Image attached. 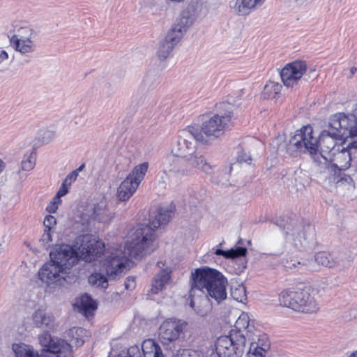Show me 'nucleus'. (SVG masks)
<instances>
[{
    "instance_id": "8fccbe9b",
    "label": "nucleus",
    "mask_w": 357,
    "mask_h": 357,
    "mask_svg": "<svg viewBox=\"0 0 357 357\" xmlns=\"http://www.w3.org/2000/svg\"><path fill=\"white\" fill-rule=\"evenodd\" d=\"M238 160L240 162H250L251 161V157L248 152H246L244 150H242L238 153Z\"/></svg>"
},
{
    "instance_id": "6ab92c4d",
    "label": "nucleus",
    "mask_w": 357,
    "mask_h": 357,
    "mask_svg": "<svg viewBox=\"0 0 357 357\" xmlns=\"http://www.w3.org/2000/svg\"><path fill=\"white\" fill-rule=\"evenodd\" d=\"M314 230L310 225L303 227L302 229L289 234L287 237V243L296 249L306 247L314 241Z\"/></svg>"
},
{
    "instance_id": "f03ea898",
    "label": "nucleus",
    "mask_w": 357,
    "mask_h": 357,
    "mask_svg": "<svg viewBox=\"0 0 357 357\" xmlns=\"http://www.w3.org/2000/svg\"><path fill=\"white\" fill-rule=\"evenodd\" d=\"M333 130L329 128V130H324L319 136H315L312 126H303L291 137L287 151L292 155L297 153H307L318 165L319 158L323 155L322 153L333 150L335 140L340 139V137L333 136Z\"/></svg>"
},
{
    "instance_id": "7c9ffc66",
    "label": "nucleus",
    "mask_w": 357,
    "mask_h": 357,
    "mask_svg": "<svg viewBox=\"0 0 357 357\" xmlns=\"http://www.w3.org/2000/svg\"><path fill=\"white\" fill-rule=\"evenodd\" d=\"M93 220L99 222H107L109 220V213L106 207L105 202H100L98 205H93Z\"/></svg>"
},
{
    "instance_id": "69168bd1",
    "label": "nucleus",
    "mask_w": 357,
    "mask_h": 357,
    "mask_svg": "<svg viewBox=\"0 0 357 357\" xmlns=\"http://www.w3.org/2000/svg\"><path fill=\"white\" fill-rule=\"evenodd\" d=\"M356 71V68H351V70H350V72L351 74H354Z\"/></svg>"
},
{
    "instance_id": "0eeeda50",
    "label": "nucleus",
    "mask_w": 357,
    "mask_h": 357,
    "mask_svg": "<svg viewBox=\"0 0 357 357\" xmlns=\"http://www.w3.org/2000/svg\"><path fill=\"white\" fill-rule=\"evenodd\" d=\"M184 160L187 164L186 167L179 165L171 157L167 156L162 162V170L166 177L181 178L192 174L194 170H199L206 174H211L213 172V167L197 150Z\"/></svg>"
},
{
    "instance_id": "0e129e2a",
    "label": "nucleus",
    "mask_w": 357,
    "mask_h": 357,
    "mask_svg": "<svg viewBox=\"0 0 357 357\" xmlns=\"http://www.w3.org/2000/svg\"><path fill=\"white\" fill-rule=\"evenodd\" d=\"M349 357H357V350L352 352L350 355H349Z\"/></svg>"
},
{
    "instance_id": "72a5a7b5",
    "label": "nucleus",
    "mask_w": 357,
    "mask_h": 357,
    "mask_svg": "<svg viewBox=\"0 0 357 357\" xmlns=\"http://www.w3.org/2000/svg\"><path fill=\"white\" fill-rule=\"evenodd\" d=\"M202 10V3L199 0H192L182 10L187 15H189L194 21L199 16Z\"/></svg>"
},
{
    "instance_id": "864d4df0",
    "label": "nucleus",
    "mask_w": 357,
    "mask_h": 357,
    "mask_svg": "<svg viewBox=\"0 0 357 357\" xmlns=\"http://www.w3.org/2000/svg\"><path fill=\"white\" fill-rule=\"evenodd\" d=\"M135 287V277L129 276L125 280V288L132 290Z\"/></svg>"
},
{
    "instance_id": "2eb2a0df",
    "label": "nucleus",
    "mask_w": 357,
    "mask_h": 357,
    "mask_svg": "<svg viewBox=\"0 0 357 357\" xmlns=\"http://www.w3.org/2000/svg\"><path fill=\"white\" fill-rule=\"evenodd\" d=\"M186 322L176 319H167L159 328L158 337L162 344L168 345L178 339L186 327Z\"/></svg>"
},
{
    "instance_id": "a18cd8bd",
    "label": "nucleus",
    "mask_w": 357,
    "mask_h": 357,
    "mask_svg": "<svg viewBox=\"0 0 357 357\" xmlns=\"http://www.w3.org/2000/svg\"><path fill=\"white\" fill-rule=\"evenodd\" d=\"M52 232V230L44 229V232L40 239L43 247L46 249L50 248L53 242Z\"/></svg>"
},
{
    "instance_id": "6e6d98bb",
    "label": "nucleus",
    "mask_w": 357,
    "mask_h": 357,
    "mask_svg": "<svg viewBox=\"0 0 357 357\" xmlns=\"http://www.w3.org/2000/svg\"><path fill=\"white\" fill-rule=\"evenodd\" d=\"M70 187L66 186V185L62 183L59 191L57 192V195L61 197H63L68 192Z\"/></svg>"
},
{
    "instance_id": "de8ad7c7",
    "label": "nucleus",
    "mask_w": 357,
    "mask_h": 357,
    "mask_svg": "<svg viewBox=\"0 0 357 357\" xmlns=\"http://www.w3.org/2000/svg\"><path fill=\"white\" fill-rule=\"evenodd\" d=\"M77 174L76 172H72L70 173L63 181V183L70 188L71 185L77 180Z\"/></svg>"
},
{
    "instance_id": "dca6fc26",
    "label": "nucleus",
    "mask_w": 357,
    "mask_h": 357,
    "mask_svg": "<svg viewBox=\"0 0 357 357\" xmlns=\"http://www.w3.org/2000/svg\"><path fill=\"white\" fill-rule=\"evenodd\" d=\"M231 112L215 114L204 121L201 126V132L207 137H218L222 135L231 120Z\"/></svg>"
},
{
    "instance_id": "5701e85b",
    "label": "nucleus",
    "mask_w": 357,
    "mask_h": 357,
    "mask_svg": "<svg viewBox=\"0 0 357 357\" xmlns=\"http://www.w3.org/2000/svg\"><path fill=\"white\" fill-rule=\"evenodd\" d=\"M93 221V205L91 204L81 207L75 218L76 228L83 232L89 229Z\"/></svg>"
},
{
    "instance_id": "13d9d810",
    "label": "nucleus",
    "mask_w": 357,
    "mask_h": 357,
    "mask_svg": "<svg viewBox=\"0 0 357 357\" xmlns=\"http://www.w3.org/2000/svg\"><path fill=\"white\" fill-rule=\"evenodd\" d=\"M61 196H59L57 194L56 195V196L53 198V199L50 202L52 203H54L56 206H59L61 201Z\"/></svg>"
},
{
    "instance_id": "3c124183",
    "label": "nucleus",
    "mask_w": 357,
    "mask_h": 357,
    "mask_svg": "<svg viewBox=\"0 0 357 357\" xmlns=\"http://www.w3.org/2000/svg\"><path fill=\"white\" fill-rule=\"evenodd\" d=\"M298 261V259L296 258H290L289 259H287L284 262V266L287 268L289 269H297L298 270V265L297 262Z\"/></svg>"
},
{
    "instance_id": "bb28decb",
    "label": "nucleus",
    "mask_w": 357,
    "mask_h": 357,
    "mask_svg": "<svg viewBox=\"0 0 357 357\" xmlns=\"http://www.w3.org/2000/svg\"><path fill=\"white\" fill-rule=\"evenodd\" d=\"M261 1L262 0H236L234 9L238 15H245L260 5Z\"/></svg>"
},
{
    "instance_id": "f704fd0d",
    "label": "nucleus",
    "mask_w": 357,
    "mask_h": 357,
    "mask_svg": "<svg viewBox=\"0 0 357 357\" xmlns=\"http://www.w3.org/2000/svg\"><path fill=\"white\" fill-rule=\"evenodd\" d=\"M185 33L181 28L174 24L164 39L176 46Z\"/></svg>"
},
{
    "instance_id": "393cba45",
    "label": "nucleus",
    "mask_w": 357,
    "mask_h": 357,
    "mask_svg": "<svg viewBox=\"0 0 357 357\" xmlns=\"http://www.w3.org/2000/svg\"><path fill=\"white\" fill-rule=\"evenodd\" d=\"M137 188V184L130 178H126L117 189L116 197L120 201H126L133 195Z\"/></svg>"
},
{
    "instance_id": "20e7f679",
    "label": "nucleus",
    "mask_w": 357,
    "mask_h": 357,
    "mask_svg": "<svg viewBox=\"0 0 357 357\" xmlns=\"http://www.w3.org/2000/svg\"><path fill=\"white\" fill-rule=\"evenodd\" d=\"M44 352L40 355L32 346L24 343H15L12 346L16 357H72L73 349L66 341L52 337L48 332H44L38 337Z\"/></svg>"
},
{
    "instance_id": "052dcab7",
    "label": "nucleus",
    "mask_w": 357,
    "mask_h": 357,
    "mask_svg": "<svg viewBox=\"0 0 357 357\" xmlns=\"http://www.w3.org/2000/svg\"><path fill=\"white\" fill-rule=\"evenodd\" d=\"M6 168V163L0 158V175L3 173Z\"/></svg>"
},
{
    "instance_id": "58836bf2",
    "label": "nucleus",
    "mask_w": 357,
    "mask_h": 357,
    "mask_svg": "<svg viewBox=\"0 0 357 357\" xmlns=\"http://www.w3.org/2000/svg\"><path fill=\"white\" fill-rule=\"evenodd\" d=\"M230 295L233 299L243 302L247 299L245 287L243 284H235L231 287Z\"/></svg>"
},
{
    "instance_id": "e433bc0d",
    "label": "nucleus",
    "mask_w": 357,
    "mask_h": 357,
    "mask_svg": "<svg viewBox=\"0 0 357 357\" xmlns=\"http://www.w3.org/2000/svg\"><path fill=\"white\" fill-rule=\"evenodd\" d=\"M314 264L322 265L326 267H333L336 265L337 261L331 257V254L326 252H319L314 256Z\"/></svg>"
},
{
    "instance_id": "cd10ccee",
    "label": "nucleus",
    "mask_w": 357,
    "mask_h": 357,
    "mask_svg": "<svg viewBox=\"0 0 357 357\" xmlns=\"http://www.w3.org/2000/svg\"><path fill=\"white\" fill-rule=\"evenodd\" d=\"M148 162H144L141 163L135 167V168L126 178L132 180V182L135 183V184H137V185L139 187V185L144 178V176L148 170Z\"/></svg>"
},
{
    "instance_id": "c9c22d12",
    "label": "nucleus",
    "mask_w": 357,
    "mask_h": 357,
    "mask_svg": "<svg viewBox=\"0 0 357 357\" xmlns=\"http://www.w3.org/2000/svg\"><path fill=\"white\" fill-rule=\"evenodd\" d=\"M175 45L163 39L159 44L157 50V56L160 61H165L169 57Z\"/></svg>"
},
{
    "instance_id": "aec40b11",
    "label": "nucleus",
    "mask_w": 357,
    "mask_h": 357,
    "mask_svg": "<svg viewBox=\"0 0 357 357\" xmlns=\"http://www.w3.org/2000/svg\"><path fill=\"white\" fill-rule=\"evenodd\" d=\"M30 319L31 324L36 328L51 331L56 326L54 315L50 312H47L43 308L36 310L32 313Z\"/></svg>"
},
{
    "instance_id": "bf43d9fd",
    "label": "nucleus",
    "mask_w": 357,
    "mask_h": 357,
    "mask_svg": "<svg viewBox=\"0 0 357 357\" xmlns=\"http://www.w3.org/2000/svg\"><path fill=\"white\" fill-rule=\"evenodd\" d=\"M45 135L47 137V140L50 141L54 138V133L52 131L47 130L45 132Z\"/></svg>"
},
{
    "instance_id": "37998d69",
    "label": "nucleus",
    "mask_w": 357,
    "mask_h": 357,
    "mask_svg": "<svg viewBox=\"0 0 357 357\" xmlns=\"http://www.w3.org/2000/svg\"><path fill=\"white\" fill-rule=\"evenodd\" d=\"M176 357H204V354L200 351L190 349H179Z\"/></svg>"
},
{
    "instance_id": "1a4fd4ad",
    "label": "nucleus",
    "mask_w": 357,
    "mask_h": 357,
    "mask_svg": "<svg viewBox=\"0 0 357 357\" xmlns=\"http://www.w3.org/2000/svg\"><path fill=\"white\" fill-rule=\"evenodd\" d=\"M38 34L36 31L29 26L20 27L10 40L13 50L25 58H31L37 51Z\"/></svg>"
},
{
    "instance_id": "680f3d73",
    "label": "nucleus",
    "mask_w": 357,
    "mask_h": 357,
    "mask_svg": "<svg viewBox=\"0 0 357 357\" xmlns=\"http://www.w3.org/2000/svg\"><path fill=\"white\" fill-rule=\"evenodd\" d=\"M162 181L159 183V185L161 187V188L165 189L167 187V183L164 180V177H162Z\"/></svg>"
},
{
    "instance_id": "49530a36",
    "label": "nucleus",
    "mask_w": 357,
    "mask_h": 357,
    "mask_svg": "<svg viewBox=\"0 0 357 357\" xmlns=\"http://www.w3.org/2000/svg\"><path fill=\"white\" fill-rule=\"evenodd\" d=\"M43 225L45 227V229L53 231V229L56 225V220L55 217L51 215H47L44 219Z\"/></svg>"
},
{
    "instance_id": "412c9836",
    "label": "nucleus",
    "mask_w": 357,
    "mask_h": 357,
    "mask_svg": "<svg viewBox=\"0 0 357 357\" xmlns=\"http://www.w3.org/2000/svg\"><path fill=\"white\" fill-rule=\"evenodd\" d=\"M158 267L161 270L155 275L151 283V291L154 294H157L162 291L168 284L171 279L172 268L166 267L162 262L158 263Z\"/></svg>"
},
{
    "instance_id": "4be33fe9",
    "label": "nucleus",
    "mask_w": 357,
    "mask_h": 357,
    "mask_svg": "<svg viewBox=\"0 0 357 357\" xmlns=\"http://www.w3.org/2000/svg\"><path fill=\"white\" fill-rule=\"evenodd\" d=\"M246 339V341L250 342L249 349L256 347V351L268 353L271 343L268 335L259 330H257L253 333L250 331Z\"/></svg>"
},
{
    "instance_id": "c03bdc74",
    "label": "nucleus",
    "mask_w": 357,
    "mask_h": 357,
    "mask_svg": "<svg viewBox=\"0 0 357 357\" xmlns=\"http://www.w3.org/2000/svg\"><path fill=\"white\" fill-rule=\"evenodd\" d=\"M109 357H142L139 349L137 347H130L127 351L113 355L110 354Z\"/></svg>"
},
{
    "instance_id": "4468645a",
    "label": "nucleus",
    "mask_w": 357,
    "mask_h": 357,
    "mask_svg": "<svg viewBox=\"0 0 357 357\" xmlns=\"http://www.w3.org/2000/svg\"><path fill=\"white\" fill-rule=\"evenodd\" d=\"M50 258L67 271L76 265L79 260V253L75 247V241L72 245L62 244L50 252Z\"/></svg>"
},
{
    "instance_id": "473e14b6",
    "label": "nucleus",
    "mask_w": 357,
    "mask_h": 357,
    "mask_svg": "<svg viewBox=\"0 0 357 357\" xmlns=\"http://www.w3.org/2000/svg\"><path fill=\"white\" fill-rule=\"evenodd\" d=\"M36 163V153L33 150H30L24 154L21 160L20 171H31L35 167Z\"/></svg>"
},
{
    "instance_id": "a878e982",
    "label": "nucleus",
    "mask_w": 357,
    "mask_h": 357,
    "mask_svg": "<svg viewBox=\"0 0 357 357\" xmlns=\"http://www.w3.org/2000/svg\"><path fill=\"white\" fill-rule=\"evenodd\" d=\"M144 357H162L163 354L160 346L152 339L145 340L142 344Z\"/></svg>"
},
{
    "instance_id": "2f4dec72",
    "label": "nucleus",
    "mask_w": 357,
    "mask_h": 357,
    "mask_svg": "<svg viewBox=\"0 0 357 357\" xmlns=\"http://www.w3.org/2000/svg\"><path fill=\"white\" fill-rule=\"evenodd\" d=\"M96 307L97 306L96 302L89 295L85 294L81 296L79 302V310L85 316L88 317L91 315Z\"/></svg>"
},
{
    "instance_id": "ddd939ff",
    "label": "nucleus",
    "mask_w": 357,
    "mask_h": 357,
    "mask_svg": "<svg viewBox=\"0 0 357 357\" xmlns=\"http://www.w3.org/2000/svg\"><path fill=\"white\" fill-rule=\"evenodd\" d=\"M329 128L333 130L332 135L340 139L357 137V119L354 114L337 113L331 116Z\"/></svg>"
},
{
    "instance_id": "ea45409f",
    "label": "nucleus",
    "mask_w": 357,
    "mask_h": 357,
    "mask_svg": "<svg viewBox=\"0 0 357 357\" xmlns=\"http://www.w3.org/2000/svg\"><path fill=\"white\" fill-rule=\"evenodd\" d=\"M195 22L189 15L181 11L179 17L174 24L186 33Z\"/></svg>"
},
{
    "instance_id": "9b49d317",
    "label": "nucleus",
    "mask_w": 357,
    "mask_h": 357,
    "mask_svg": "<svg viewBox=\"0 0 357 357\" xmlns=\"http://www.w3.org/2000/svg\"><path fill=\"white\" fill-rule=\"evenodd\" d=\"M79 259L85 262L98 260L105 252V243L89 235H80L75 239Z\"/></svg>"
},
{
    "instance_id": "f8f14e48",
    "label": "nucleus",
    "mask_w": 357,
    "mask_h": 357,
    "mask_svg": "<svg viewBox=\"0 0 357 357\" xmlns=\"http://www.w3.org/2000/svg\"><path fill=\"white\" fill-rule=\"evenodd\" d=\"M245 346L243 335L229 333V335H221L217 339L215 351L219 357H241Z\"/></svg>"
},
{
    "instance_id": "f257e3e1",
    "label": "nucleus",
    "mask_w": 357,
    "mask_h": 357,
    "mask_svg": "<svg viewBox=\"0 0 357 357\" xmlns=\"http://www.w3.org/2000/svg\"><path fill=\"white\" fill-rule=\"evenodd\" d=\"M191 278L192 282L189 292L191 298L190 306L198 315L205 317L210 310L207 301L203 299L199 302L200 305L196 307L194 297L198 294L204 293V289H206L211 299L218 303H220L227 298V279L221 273L208 267L195 269V272L192 273Z\"/></svg>"
},
{
    "instance_id": "c85d7f7f",
    "label": "nucleus",
    "mask_w": 357,
    "mask_h": 357,
    "mask_svg": "<svg viewBox=\"0 0 357 357\" xmlns=\"http://www.w3.org/2000/svg\"><path fill=\"white\" fill-rule=\"evenodd\" d=\"M69 336L76 346L82 345L90 336V333L86 329L81 327H73L69 331Z\"/></svg>"
},
{
    "instance_id": "9d476101",
    "label": "nucleus",
    "mask_w": 357,
    "mask_h": 357,
    "mask_svg": "<svg viewBox=\"0 0 357 357\" xmlns=\"http://www.w3.org/2000/svg\"><path fill=\"white\" fill-rule=\"evenodd\" d=\"M196 132V129L193 127H189L179 132L177 139L171 146L172 156L185 159L195 152L197 141L202 140V137Z\"/></svg>"
},
{
    "instance_id": "603ef678",
    "label": "nucleus",
    "mask_w": 357,
    "mask_h": 357,
    "mask_svg": "<svg viewBox=\"0 0 357 357\" xmlns=\"http://www.w3.org/2000/svg\"><path fill=\"white\" fill-rule=\"evenodd\" d=\"M268 353L256 351V347L252 349H249L247 354L248 357H267Z\"/></svg>"
},
{
    "instance_id": "e2e57ef3",
    "label": "nucleus",
    "mask_w": 357,
    "mask_h": 357,
    "mask_svg": "<svg viewBox=\"0 0 357 357\" xmlns=\"http://www.w3.org/2000/svg\"><path fill=\"white\" fill-rule=\"evenodd\" d=\"M84 168V164L81 165L77 169L74 170L73 172H76L77 174V176L79 175V173L83 170Z\"/></svg>"
},
{
    "instance_id": "a211bd4d",
    "label": "nucleus",
    "mask_w": 357,
    "mask_h": 357,
    "mask_svg": "<svg viewBox=\"0 0 357 357\" xmlns=\"http://www.w3.org/2000/svg\"><path fill=\"white\" fill-rule=\"evenodd\" d=\"M307 70L305 62L296 61L287 64L280 72L281 79L287 87H293Z\"/></svg>"
},
{
    "instance_id": "09e8293b",
    "label": "nucleus",
    "mask_w": 357,
    "mask_h": 357,
    "mask_svg": "<svg viewBox=\"0 0 357 357\" xmlns=\"http://www.w3.org/2000/svg\"><path fill=\"white\" fill-rule=\"evenodd\" d=\"M142 82L145 86L148 85L149 87H152L157 84L158 79L156 77H153L151 80L150 75H146L143 78Z\"/></svg>"
},
{
    "instance_id": "4d7b16f0",
    "label": "nucleus",
    "mask_w": 357,
    "mask_h": 357,
    "mask_svg": "<svg viewBox=\"0 0 357 357\" xmlns=\"http://www.w3.org/2000/svg\"><path fill=\"white\" fill-rule=\"evenodd\" d=\"M57 208V206H56L54 203L50 202L49 204L47 206L46 210L50 213H54L56 211Z\"/></svg>"
},
{
    "instance_id": "5fc2aeb1",
    "label": "nucleus",
    "mask_w": 357,
    "mask_h": 357,
    "mask_svg": "<svg viewBox=\"0 0 357 357\" xmlns=\"http://www.w3.org/2000/svg\"><path fill=\"white\" fill-rule=\"evenodd\" d=\"M8 58V52L3 47H0V66L7 61Z\"/></svg>"
},
{
    "instance_id": "79ce46f5",
    "label": "nucleus",
    "mask_w": 357,
    "mask_h": 357,
    "mask_svg": "<svg viewBox=\"0 0 357 357\" xmlns=\"http://www.w3.org/2000/svg\"><path fill=\"white\" fill-rule=\"evenodd\" d=\"M89 282L93 286L100 287L103 289H106L108 286L107 278L99 273H92L89 277Z\"/></svg>"
},
{
    "instance_id": "b1692460",
    "label": "nucleus",
    "mask_w": 357,
    "mask_h": 357,
    "mask_svg": "<svg viewBox=\"0 0 357 357\" xmlns=\"http://www.w3.org/2000/svg\"><path fill=\"white\" fill-rule=\"evenodd\" d=\"M257 329L252 324H250V318L248 314L242 313L236 321L234 328L229 333H234L239 335H241L245 338V342L248 338V333L252 332L253 333Z\"/></svg>"
},
{
    "instance_id": "39448f33",
    "label": "nucleus",
    "mask_w": 357,
    "mask_h": 357,
    "mask_svg": "<svg viewBox=\"0 0 357 357\" xmlns=\"http://www.w3.org/2000/svg\"><path fill=\"white\" fill-rule=\"evenodd\" d=\"M134 241V234L130 236L124 247L121 248H113L109 255L106 257L104 266L107 275L111 280H116L121 277L130 268V259H139L143 257L149 250H143L139 255H132L131 243Z\"/></svg>"
},
{
    "instance_id": "f3484780",
    "label": "nucleus",
    "mask_w": 357,
    "mask_h": 357,
    "mask_svg": "<svg viewBox=\"0 0 357 357\" xmlns=\"http://www.w3.org/2000/svg\"><path fill=\"white\" fill-rule=\"evenodd\" d=\"M66 274L67 271L51 258L40 268L38 272L40 280L47 285L60 284L66 279Z\"/></svg>"
},
{
    "instance_id": "c756f323",
    "label": "nucleus",
    "mask_w": 357,
    "mask_h": 357,
    "mask_svg": "<svg viewBox=\"0 0 357 357\" xmlns=\"http://www.w3.org/2000/svg\"><path fill=\"white\" fill-rule=\"evenodd\" d=\"M281 89V84L270 81L264 86L261 93V98L264 99H276L280 96Z\"/></svg>"
},
{
    "instance_id": "338daca9",
    "label": "nucleus",
    "mask_w": 357,
    "mask_h": 357,
    "mask_svg": "<svg viewBox=\"0 0 357 357\" xmlns=\"http://www.w3.org/2000/svg\"><path fill=\"white\" fill-rule=\"evenodd\" d=\"M162 357H165V356H162Z\"/></svg>"
},
{
    "instance_id": "4c0bfd02",
    "label": "nucleus",
    "mask_w": 357,
    "mask_h": 357,
    "mask_svg": "<svg viewBox=\"0 0 357 357\" xmlns=\"http://www.w3.org/2000/svg\"><path fill=\"white\" fill-rule=\"evenodd\" d=\"M247 252V249L243 247H237L232 248L229 250H223L221 249H217L215 252L217 255H222L226 258H236L238 257L245 256Z\"/></svg>"
},
{
    "instance_id": "423d86ee",
    "label": "nucleus",
    "mask_w": 357,
    "mask_h": 357,
    "mask_svg": "<svg viewBox=\"0 0 357 357\" xmlns=\"http://www.w3.org/2000/svg\"><path fill=\"white\" fill-rule=\"evenodd\" d=\"M278 301L280 305L298 312L312 314L319 310V303L308 287L285 289L280 293Z\"/></svg>"
},
{
    "instance_id": "6e6552de",
    "label": "nucleus",
    "mask_w": 357,
    "mask_h": 357,
    "mask_svg": "<svg viewBox=\"0 0 357 357\" xmlns=\"http://www.w3.org/2000/svg\"><path fill=\"white\" fill-rule=\"evenodd\" d=\"M351 158L349 151L342 150L335 155L332 162L321 155L318 166H320L322 178L330 184L338 183L344 179V172L351 165Z\"/></svg>"
},
{
    "instance_id": "a19ab883",
    "label": "nucleus",
    "mask_w": 357,
    "mask_h": 357,
    "mask_svg": "<svg viewBox=\"0 0 357 357\" xmlns=\"http://www.w3.org/2000/svg\"><path fill=\"white\" fill-rule=\"evenodd\" d=\"M298 271L301 273L314 271L316 270V265L313 259L301 258L297 262Z\"/></svg>"
},
{
    "instance_id": "7ed1b4c3",
    "label": "nucleus",
    "mask_w": 357,
    "mask_h": 357,
    "mask_svg": "<svg viewBox=\"0 0 357 357\" xmlns=\"http://www.w3.org/2000/svg\"><path fill=\"white\" fill-rule=\"evenodd\" d=\"M175 206L173 204L160 207L155 213L151 215L149 223L143 225L134 232V241L131 243L132 255H139L143 250L151 251L155 240V229L167 224L174 215Z\"/></svg>"
}]
</instances>
